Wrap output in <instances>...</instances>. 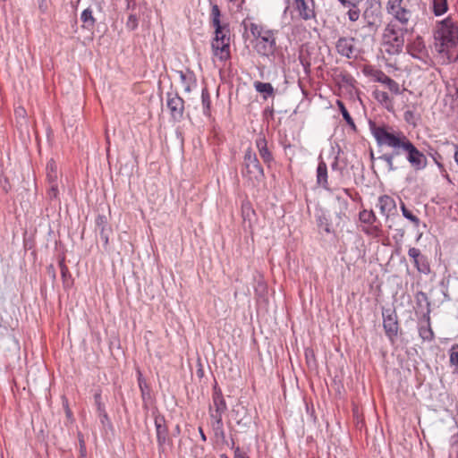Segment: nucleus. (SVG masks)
<instances>
[{
	"instance_id": "22",
	"label": "nucleus",
	"mask_w": 458,
	"mask_h": 458,
	"mask_svg": "<svg viewBox=\"0 0 458 458\" xmlns=\"http://www.w3.org/2000/svg\"><path fill=\"white\" fill-rule=\"evenodd\" d=\"M81 21H82V28L87 30H92L95 28L97 20L93 15L91 7H88L82 11L81 14Z\"/></svg>"
},
{
	"instance_id": "23",
	"label": "nucleus",
	"mask_w": 458,
	"mask_h": 458,
	"mask_svg": "<svg viewBox=\"0 0 458 458\" xmlns=\"http://www.w3.org/2000/svg\"><path fill=\"white\" fill-rule=\"evenodd\" d=\"M336 105H337L339 112L341 113L343 119L345 121V123L349 125V127L353 131H357V126H356L352 117L351 116L349 111L347 110L344 103L341 100H337Z\"/></svg>"
},
{
	"instance_id": "26",
	"label": "nucleus",
	"mask_w": 458,
	"mask_h": 458,
	"mask_svg": "<svg viewBox=\"0 0 458 458\" xmlns=\"http://www.w3.org/2000/svg\"><path fill=\"white\" fill-rule=\"evenodd\" d=\"M389 44L393 50H389L388 52L393 54L402 53L404 46L403 32H402L401 35H395L394 37L389 38Z\"/></svg>"
},
{
	"instance_id": "15",
	"label": "nucleus",
	"mask_w": 458,
	"mask_h": 458,
	"mask_svg": "<svg viewBox=\"0 0 458 458\" xmlns=\"http://www.w3.org/2000/svg\"><path fill=\"white\" fill-rule=\"evenodd\" d=\"M374 77L377 82L385 84L392 93L395 95L401 94L399 84L384 72L380 70L376 71Z\"/></svg>"
},
{
	"instance_id": "1",
	"label": "nucleus",
	"mask_w": 458,
	"mask_h": 458,
	"mask_svg": "<svg viewBox=\"0 0 458 458\" xmlns=\"http://www.w3.org/2000/svg\"><path fill=\"white\" fill-rule=\"evenodd\" d=\"M369 126L377 146H387L392 148L390 153L378 157V159L386 163L389 172L397 169L394 165V159L403 154L415 172L424 170L428 166L427 156L403 131L394 130L386 123L377 125L371 120Z\"/></svg>"
},
{
	"instance_id": "56",
	"label": "nucleus",
	"mask_w": 458,
	"mask_h": 458,
	"mask_svg": "<svg viewBox=\"0 0 458 458\" xmlns=\"http://www.w3.org/2000/svg\"><path fill=\"white\" fill-rule=\"evenodd\" d=\"M225 411H215V413H212L211 414V418L214 419L216 420V422L218 424V425H221L223 424V420H222V414L224 413Z\"/></svg>"
},
{
	"instance_id": "14",
	"label": "nucleus",
	"mask_w": 458,
	"mask_h": 458,
	"mask_svg": "<svg viewBox=\"0 0 458 458\" xmlns=\"http://www.w3.org/2000/svg\"><path fill=\"white\" fill-rule=\"evenodd\" d=\"M337 53L346 58H352L354 52V38L341 37L335 44Z\"/></svg>"
},
{
	"instance_id": "53",
	"label": "nucleus",
	"mask_w": 458,
	"mask_h": 458,
	"mask_svg": "<svg viewBox=\"0 0 458 458\" xmlns=\"http://www.w3.org/2000/svg\"><path fill=\"white\" fill-rule=\"evenodd\" d=\"M395 35H399L397 30L394 29V26L388 25L386 29V37H388L391 38L392 37H394Z\"/></svg>"
},
{
	"instance_id": "33",
	"label": "nucleus",
	"mask_w": 458,
	"mask_h": 458,
	"mask_svg": "<svg viewBox=\"0 0 458 458\" xmlns=\"http://www.w3.org/2000/svg\"><path fill=\"white\" fill-rule=\"evenodd\" d=\"M242 24L244 26L245 30H247L248 25H247L246 21H243ZM249 29L250 30V33L252 34V36L254 38H256V39H259L264 34L263 28L257 25L256 23L251 22L249 26Z\"/></svg>"
},
{
	"instance_id": "28",
	"label": "nucleus",
	"mask_w": 458,
	"mask_h": 458,
	"mask_svg": "<svg viewBox=\"0 0 458 458\" xmlns=\"http://www.w3.org/2000/svg\"><path fill=\"white\" fill-rule=\"evenodd\" d=\"M431 9L436 16H441L448 10L447 0H432Z\"/></svg>"
},
{
	"instance_id": "49",
	"label": "nucleus",
	"mask_w": 458,
	"mask_h": 458,
	"mask_svg": "<svg viewBox=\"0 0 458 458\" xmlns=\"http://www.w3.org/2000/svg\"><path fill=\"white\" fill-rule=\"evenodd\" d=\"M47 273L49 276V277L51 278L52 282L53 283L55 282L56 272H55V268L53 264H50L47 267Z\"/></svg>"
},
{
	"instance_id": "54",
	"label": "nucleus",
	"mask_w": 458,
	"mask_h": 458,
	"mask_svg": "<svg viewBox=\"0 0 458 458\" xmlns=\"http://www.w3.org/2000/svg\"><path fill=\"white\" fill-rule=\"evenodd\" d=\"M222 396H223L222 390L218 386L217 382L215 381V384L213 386V396H212V398H218V397H222Z\"/></svg>"
},
{
	"instance_id": "63",
	"label": "nucleus",
	"mask_w": 458,
	"mask_h": 458,
	"mask_svg": "<svg viewBox=\"0 0 458 458\" xmlns=\"http://www.w3.org/2000/svg\"><path fill=\"white\" fill-rule=\"evenodd\" d=\"M396 231V235L394 237V238H396V236L398 235L400 238H403V235H404V230L402 229V228H399V229H395Z\"/></svg>"
},
{
	"instance_id": "45",
	"label": "nucleus",
	"mask_w": 458,
	"mask_h": 458,
	"mask_svg": "<svg viewBox=\"0 0 458 458\" xmlns=\"http://www.w3.org/2000/svg\"><path fill=\"white\" fill-rule=\"evenodd\" d=\"M79 445H80V454L81 457H85L87 454L86 444L81 433L78 434Z\"/></svg>"
},
{
	"instance_id": "24",
	"label": "nucleus",
	"mask_w": 458,
	"mask_h": 458,
	"mask_svg": "<svg viewBox=\"0 0 458 458\" xmlns=\"http://www.w3.org/2000/svg\"><path fill=\"white\" fill-rule=\"evenodd\" d=\"M48 183H49V188L47 192V198L50 200L58 199L59 191H58V184H57V175L50 174L48 176Z\"/></svg>"
},
{
	"instance_id": "39",
	"label": "nucleus",
	"mask_w": 458,
	"mask_h": 458,
	"mask_svg": "<svg viewBox=\"0 0 458 458\" xmlns=\"http://www.w3.org/2000/svg\"><path fill=\"white\" fill-rule=\"evenodd\" d=\"M214 406L216 411H225L227 409L226 403L224 396L218 398H213Z\"/></svg>"
},
{
	"instance_id": "64",
	"label": "nucleus",
	"mask_w": 458,
	"mask_h": 458,
	"mask_svg": "<svg viewBox=\"0 0 458 458\" xmlns=\"http://www.w3.org/2000/svg\"><path fill=\"white\" fill-rule=\"evenodd\" d=\"M264 114H269V115L273 116V114H274V109H273V107H267V108L264 110Z\"/></svg>"
},
{
	"instance_id": "40",
	"label": "nucleus",
	"mask_w": 458,
	"mask_h": 458,
	"mask_svg": "<svg viewBox=\"0 0 458 458\" xmlns=\"http://www.w3.org/2000/svg\"><path fill=\"white\" fill-rule=\"evenodd\" d=\"M404 121L413 126H416L417 118L415 113L412 110H406L403 114Z\"/></svg>"
},
{
	"instance_id": "36",
	"label": "nucleus",
	"mask_w": 458,
	"mask_h": 458,
	"mask_svg": "<svg viewBox=\"0 0 458 458\" xmlns=\"http://www.w3.org/2000/svg\"><path fill=\"white\" fill-rule=\"evenodd\" d=\"M360 218L363 223L369 225L373 224L376 221V216L373 213V211L368 212L366 210H363L360 214Z\"/></svg>"
},
{
	"instance_id": "2",
	"label": "nucleus",
	"mask_w": 458,
	"mask_h": 458,
	"mask_svg": "<svg viewBox=\"0 0 458 458\" xmlns=\"http://www.w3.org/2000/svg\"><path fill=\"white\" fill-rule=\"evenodd\" d=\"M434 47L443 64L458 61V25L451 17L437 21L434 31Z\"/></svg>"
},
{
	"instance_id": "29",
	"label": "nucleus",
	"mask_w": 458,
	"mask_h": 458,
	"mask_svg": "<svg viewBox=\"0 0 458 458\" xmlns=\"http://www.w3.org/2000/svg\"><path fill=\"white\" fill-rule=\"evenodd\" d=\"M137 381H138L139 388L140 390L141 396H142L143 400H145L147 396L149 398L150 397L149 386L147 384L146 379L144 378V377L140 369H137Z\"/></svg>"
},
{
	"instance_id": "17",
	"label": "nucleus",
	"mask_w": 458,
	"mask_h": 458,
	"mask_svg": "<svg viewBox=\"0 0 458 458\" xmlns=\"http://www.w3.org/2000/svg\"><path fill=\"white\" fill-rule=\"evenodd\" d=\"M58 266L61 270V277L63 281V285L64 289H69L73 285V278L72 274L65 264V257L62 256L59 258Z\"/></svg>"
},
{
	"instance_id": "46",
	"label": "nucleus",
	"mask_w": 458,
	"mask_h": 458,
	"mask_svg": "<svg viewBox=\"0 0 458 458\" xmlns=\"http://www.w3.org/2000/svg\"><path fill=\"white\" fill-rule=\"evenodd\" d=\"M50 174H56V165L53 159H51L47 165V180Z\"/></svg>"
},
{
	"instance_id": "38",
	"label": "nucleus",
	"mask_w": 458,
	"mask_h": 458,
	"mask_svg": "<svg viewBox=\"0 0 458 458\" xmlns=\"http://www.w3.org/2000/svg\"><path fill=\"white\" fill-rule=\"evenodd\" d=\"M139 20L136 14H130L126 22V28L133 31L138 28Z\"/></svg>"
},
{
	"instance_id": "42",
	"label": "nucleus",
	"mask_w": 458,
	"mask_h": 458,
	"mask_svg": "<svg viewBox=\"0 0 458 458\" xmlns=\"http://www.w3.org/2000/svg\"><path fill=\"white\" fill-rule=\"evenodd\" d=\"M408 255L412 259V261L414 263V262H416L418 260V259H420V258L422 255V253H421V251L419 249H417L415 247H411L408 250Z\"/></svg>"
},
{
	"instance_id": "51",
	"label": "nucleus",
	"mask_w": 458,
	"mask_h": 458,
	"mask_svg": "<svg viewBox=\"0 0 458 458\" xmlns=\"http://www.w3.org/2000/svg\"><path fill=\"white\" fill-rule=\"evenodd\" d=\"M340 78H341V81L345 83V84H348V85H352V81H354V79L352 78V75H350L349 73L347 72H344V73H341L340 75Z\"/></svg>"
},
{
	"instance_id": "37",
	"label": "nucleus",
	"mask_w": 458,
	"mask_h": 458,
	"mask_svg": "<svg viewBox=\"0 0 458 458\" xmlns=\"http://www.w3.org/2000/svg\"><path fill=\"white\" fill-rule=\"evenodd\" d=\"M94 401H95V405L97 406L98 412H102V411H106L105 405L102 403V393H101L100 389H98L95 392Z\"/></svg>"
},
{
	"instance_id": "7",
	"label": "nucleus",
	"mask_w": 458,
	"mask_h": 458,
	"mask_svg": "<svg viewBox=\"0 0 458 458\" xmlns=\"http://www.w3.org/2000/svg\"><path fill=\"white\" fill-rule=\"evenodd\" d=\"M254 48L259 55L266 57L274 55L277 47L273 30H265L263 36L257 39Z\"/></svg>"
},
{
	"instance_id": "41",
	"label": "nucleus",
	"mask_w": 458,
	"mask_h": 458,
	"mask_svg": "<svg viewBox=\"0 0 458 458\" xmlns=\"http://www.w3.org/2000/svg\"><path fill=\"white\" fill-rule=\"evenodd\" d=\"M242 209V217H243L244 221H246L247 219L250 220V215H255L254 210L251 208V207L249 203L243 204Z\"/></svg>"
},
{
	"instance_id": "21",
	"label": "nucleus",
	"mask_w": 458,
	"mask_h": 458,
	"mask_svg": "<svg viewBox=\"0 0 458 458\" xmlns=\"http://www.w3.org/2000/svg\"><path fill=\"white\" fill-rule=\"evenodd\" d=\"M253 86L256 91L262 95L264 100L275 96L276 90L270 82L256 81H254Z\"/></svg>"
},
{
	"instance_id": "52",
	"label": "nucleus",
	"mask_w": 458,
	"mask_h": 458,
	"mask_svg": "<svg viewBox=\"0 0 458 458\" xmlns=\"http://www.w3.org/2000/svg\"><path fill=\"white\" fill-rule=\"evenodd\" d=\"M98 416H99V420H100V422H101L102 425H104V426L106 424L111 425L108 414L106 413V411H104L102 412H98Z\"/></svg>"
},
{
	"instance_id": "55",
	"label": "nucleus",
	"mask_w": 458,
	"mask_h": 458,
	"mask_svg": "<svg viewBox=\"0 0 458 458\" xmlns=\"http://www.w3.org/2000/svg\"><path fill=\"white\" fill-rule=\"evenodd\" d=\"M179 75H180V79H181V81L185 84L187 80H192L194 79V74L193 72H190V77H188V75L186 73H184L182 71H179L178 72Z\"/></svg>"
},
{
	"instance_id": "34",
	"label": "nucleus",
	"mask_w": 458,
	"mask_h": 458,
	"mask_svg": "<svg viewBox=\"0 0 458 458\" xmlns=\"http://www.w3.org/2000/svg\"><path fill=\"white\" fill-rule=\"evenodd\" d=\"M450 444L451 449L448 458H458V434L451 437Z\"/></svg>"
},
{
	"instance_id": "27",
	"label": "nucleus",
	"mask_w": 458,
	"mask_h": 458,
	"mask_svg": "<svg viewBox=\"0 0 458 458\" xmlns=\"http://www.w3.org/2000/svg\"><path fill=\"white\" fill-rule=\"evenodd\" d=\"M414 266L419 273L428 275L431 272L429 260L427 256L421 255L420 259L414 262Z\"/></svg>"
},
{
	"instance_id": "25",
	"label": "nucleus",
	"mask_w": 458,
	"mask_h": 458,
	"mask_svg": "<svg viewBox=\"0 0 458 458\" xmlns=\"http://www.w3.org/2000/svg\"><path fill=\"white\" fill-rule=\"evenodd\" d=\"M201 104L203 114L209 117L211 115V97L207 87H204L201 90Z\"/></svg>"
},
{
	"instance_id": "9",
	"label": "nucleus",
	"mask_w": 458,
	"mask_h": 458,
	"mask_svg": "<svg viewBox=\"0 0 458 458\" xmlns=\"http://www.w3.org/2000/svg\"><path fill=\"white\" fill-rule=\"evenodd\" d=\"M386 10L389 14L403 25L407 24L411 17V11L403 4V0H388Z\"/></svg>"
},
{
	"instance_id": "47",
	"label": "nucleus",
	"mask_w": 458,
	"mask_h": 458,
	"mask_svg": "<svg viewBox=\"0 0 458 458\" xmlns=\"http://www.w3.org/2000/svg\"><path fill=\"white\" fill-rule=\"evenodd\" d=\"M355 9H350L347 13L349 20L351 21H356L359 19L360 16V10L356 7Z\"/></svg>"
},
{
	"instance_id": "57",
	"label": "nucleus",
	"mask_w": 458,
	"mask_h": 458,
	"mask_svg": "<svg viewBox=\"0 0 458 458\" xmlns=\"http://www.w3.org/2000/svg\"><path fill=\"white\" fill-rule=\"evenodd\" d=\"M0 183L2 185L3 190L5 192H8L10 191L11 185H10L9 181H8V179L6 177L4 180H1Z\"/></svg>"
},
{
	"instance_id": "61",
	"label": "nucleus",
	"mask_w": 458,
	"mask_h": 458,
	"mask_svg": "<svg viewBox=\"0 0 458 458\" xmlns=\"http://www.w3.org/2000/svg\"><path fill=\"white\" fill-rule=\"evenodd\" d=\"M453 148H454V159L455 163L458 164V145L453 144Z\"/></svg>"
},
{
	"instance_id": "12",
	"label": "nucleus",
	"mask_w": 458,
	"mask_h": 458,
	"mask_svg": "<svg viewBox=\"0 0 458 458\" xmlns=\"http://www.w3.org/2000/svg\"><path fill=\"white\" fill-rule=\"evenodd\" d=\"M95 225L96 230L99 232V236L104 243V247L106 249L109 243V235L112 233V227L108 224L106 216L100 214L97 216Z\"/></svg>"
},
{
	"instance_id": "5",
	"label": "nucleus",
	"mask_w": 458,
	"mask_h": 458,
	"mask_svg": "<svg viewBox=\"0 0 458 458\" xmlns=\"http://www.w3.org/2000/svg\"><path fill=\"white\" fill-rule=\"evenodd\" d=\"M154 423L158 452L159 454H165L166 446H173V439L169 437V430L165 416L159 412L154 413Z\"/></svg>"
},
{
	"instance_id": "10",
	"label": "nucleus",
	"mask_w": 458,
	"mask_h": 458,
	"mask_svg": "<svg viewBox=\"0 0 458 458\" xmlns=\"http://www.w3.org/2000/svg\"><path fill=\"white\" fill-rule=\"evenodd\" d=\"M416 306H415V314L418 318H430V302L427 294L419 291L415 295Z\"/></svg>"
},
{
	"instance_id": "60",
	"label": "nucleus",
	"mask_w": 458,
	"mask_h": 458,
	"mask_svg": "<svg viewBox=\"0 0 458 458\" xmlns=\"http://www.w3.org/2000/svg\"><path fill=\"white\" fill-rule=\"evenodd\" d=\"M38 3V8L41 12H45L47 10L46 0H37Z\"/></svg>"
},
{
	"instance_id": "16",
	"label": "nucleus",
	"mask_w": 458,
	"mask_h": 458,
	"mask_svg": "<svg viewBox=\"0 0 458 458\" xmlns=\"http://www.w3.org/2000/svg\"><path fill=\"white\" fill-rule=\"evenodd\" d=\"M377 207L379 208L380 213L386 217L393 215L394 212L396 211V203L394 199L388 195L380 196L378 198V203L377 204Z\"/></svg>"
},
{
	"instance_id": "31",
	"label": "nucleus",
	"mask_w": 458,
	"mask_h": 458,
	"mask_svg": "<svg viewBox=\"0 0 458 458\" xmlns=\"http://www.w3.org/2000/svg\"><path fill=\"white\" fill-rule=\"evenodd\" d=\"M317 225L327 233H332L329 218L325 212L322 211L321 214L317 216Z\"/></svg>"
},
{
	"instance_id": "30",
	"label": "nucleus",
	"mask_w": 458,
	"mask_h": 458,
	"mask_svg": "<svg viewBox=\"0 0 458 458\" xmlns=\"http://www.w3.org/2000/svg\"><path fill=\"white\" fill-rule=\"evenodd\" d=\"M400 208L403 217L411 222L415 227H418L420 225V220L416 215L413 214L412 210L408 208L403 201H401Z\"/></svg>"
},
{
	"instance_id": "19",
	"label": "nucleus",
	"mask_w": 458,
	"mask_h": 458,
	"mask_svg": "<svg viewBox=\"0 0 458 458\" xmlns=\"http://www.w3.org/2000/svg\"><path fill=\"white\" fill-rule=\"evenodd\" d=\"M406 48L408 54L419 59H421V55L426 51L423 39L420 37H418L413 42L407 44Z\"/></svg>"
},
{
	"instance_id": "62",
	"label": "nucleus",
	"mask_w": 458,
	"mask_h": 458,
	"mask_svg": "<svg viewBox=\"0 0 458 458\" xmlns=\"http://www.w3.org/2000/svg\"><path fill=\"white\" fill-rule=\"evenodd\" d=\"M199 436H200V438L202 441L206 442L207 441V437L203 431V428L201 427L199 428Z\"/></svg>"
},
{
	"instance_id": "8",
	"label": "nucleus",
	"mask_w": 458,
	"mask_h": 458,
	"mask_svg": "<svg viewBox=\"0 0 458 458\" xmlns=\"http://www.w3.org/2000/svg\"><path fill=\"white\" fill-rule=\"evenodd\" d=\"M184 103L183 98L177 92H166V106L173 121L179 123L183 119Z\"/></svg>"
},
{
	"instance_id": "43",
	"label": "nucleus",
	"mask_w": 458,
	"mask_h": 458,
	"mask_svg": "<svg viewBox=\"0 0 458 458\" xmlns=\"http://www.w3.org/2000/svg\"><path fill=\"white\" fill-rule=\"evenodd\" d=\"M335 199L337 200V202L340 205L339 214L344 215V212H345V210H347L348 205H349L347 199L339 195L335 196Z\"/></svg>"
},
{
	"instance_id": "4",
	"label": "nucleus",
	"mask_w": 458,
	"mask_h": 458,
	"mask_svg": "<svg viewBox=\"0 0 458 458\" xmlns=\"http://www.w3.org/2000/svg\"><path fill=\"white\" fill-rule=\"evenodd\" d=\"M241 173L252 185L259 184L265 178L264 168L251 148H248L244 152Z\"/></svg>"
},
{
	"instance_id": "6",
	"label": "nucleus",
	"mask_w": 458,
	"mask_h": 458,
	"mask_svg": "<svg viewBox=\"0 0 458 458\" xmlns=\"http://www.w3.org/2000/svg\"><path fill=\"white\" fill-rule=\"evenodd\" d=\"M383 328L386 336L391 343L397 338L399 332V320L394 308L382 307Z\"/></svg>"
},
{
	"instance_id": "18",
	"label": "nucleus",
	"mask_w": 458,
	"mask_h": 458,
	"mask_svg": "<svg viewBox=\"0 0 458 458\" xmlns=\"http://www.w3.org/2000/svg\"><path fill=\"white\" fill-rule=\"evenodd\" d=\"M419 335L423 341L434 339V332L430 326V318L419 319Z\"/></svg>"
},
{
	"instance_id": "59",
	"label": "nucleus",
	"mask_w": 458,
	"mask_h": 458,
	"mask_svg": "<svg viewBox=\"0 0 458 458\" xmlns=\"http://www.w3.org/2000/svg\"><path fill=\"white\" fill-rule=\"evenodd\" d=\"M331 168L333 171L339 169V161H338V156L335 157L334 162L331 164Z\"/></svg>"
},
{
	"instance_id": "3",
	"label": "nucleus",
	"mask_w": 458,
	"mask_h": 458,
	"mask_svg": "<svg viewBox=\"0 0 458 458\" xmlns=\"http://www.w3.org/2000/svg\"><path fill=\"white\" fill-rule=\"evenodd\" d=\"M221 10L215 4L211 6L210 24L214 28V37L211 42L213 55L220 61H227L231 58L230 53V25L221 21Z\"/></svg>"
},
{
	"instance_id": "13",
	"label": "nucleus",
	"mask_w": 458,
	"mask_h": 458,
	"mask_svg": "<svg viewBox=\"0 0 458 458\" xmlns=\"http://www.w3.org/2000/svg\"><path fill=\"white\" fill-rule=\"evenodd\" d=\"M316 182L327 191L331 192L332 190L328 183V172L327 163L323 160L321 155L318 157V163L316 170Z\"/></svg>"
},
{
	"instance_id": "48",
	"label": "nucleus",
	"mask_w": 458,
	"mask_h": 458,
	"mask_svg": "<svg viewBox=\"0 0 458 458\" xmlns=\"http://www.w3.org/2000/svg\"><path fill=\"white\" fill-rule=\"evenodd\" d=\"M234 443L233 442V445ZM234 455L233 458H250L245 452H243L239 446L233 447Z\"/></svg>"
},
{
	"instance_id": "11",
	"label": "nucleus",
	"mask_w": 458,
	"mask_h": 458,
	"mask_svg": "<svg viewBox=\"0 0 458 458\" xmlns=\"http://www.w3.org/2000/svg\"><path fill=\"white\" fill-rule=\"evenodd\" d=\"M256 147L259 150V154L267 167L275 162L274 156L267 146V140L263 133H259L255 140Z\"/></svg>"
},
{
	"instance_id": "32",
	"label": "nucleus",
	"mask_w": 458,
	"mask_h": 458,
	"mask_svg": "<svg viewBox=\"0 0 458 458\" xmlns=\"http://www.w3.org/2000/svg\"><path fill=\"white\" fill-rule=\"evenodd\" d=\"M458 87L454 85V94H448L445 96L444 101H445V106H449V109L453 112H454V109L458 107Z\"/></svg>"
},
{
	"instance_id": "35",
	"label": "nucleus",
	"mask_w": 458,
	"mask_h": 458,
	"mask_svg": "<svg viewBox=\"0 0 458 458\" xmlns=\"http://www.w3.org/2000/svg\"><path fill=\"white\" fill-rule=\"evenodd\" d=\"M450 362L454 366V373L458 372V344H454L450 350Z\"/></svg>"
},
{
	"instance_id": "50",
	"label": "nucleus",
	"mask_w": 458,
	"mask_h": 458,
	"mask_svg": "<svg viewBox=\"0 0 458 458\" xmlns=\"http://www.w3.org/2000/svg\"><path fill=\"white\" fill-rule=\"evenodd\" d=\"M376 98L380 102L390 101V97L388 93L385 91L376 92Z\"/></svg>"
},
{
	"instance_id": "20",
	"label": "nucleus",
	"mask_w": 458,
	"mask_h": 458,
	"mask_svg": "<svg viewBox=\"0 0 458 458\" xmlns=\"http://www.w3.org/2000/svg\"><path fill=\"white\" fill-rule=\"evenodd\" d=\"M294 4L299 15L303 20L308 21L315 17L313 7H310L306 0H294Z\"/></svg>"
},
{
	"instance_id": "44",
	"label": "nucleus",
	"mask_w": 458,
	"mask_h": 458,
	"mask_svg": "<svg viewBox=\"0 0 458 458\" xmlns=\"http://www.w3.org/2000/svg\"><path fill=\"white\" fill-rule=\"evenodd\" d=\"M428 156H430L432 157V159L437 165L438 167H440V168L443 167V165L440 162V160L442 159V157L437 151L430 148V151H428Z\"/></svg>"
},
{
	"instance_id": "58",
	"label": "nucleus",
	"mask_w": 458,
	"mask_h": 458,
	"mask_svg": "<svg viewBox=\"0 0 458 458\" xmlns=\"http://www.w3.org/2000/svg\"><path fill=\"white\" fill-rule=\"evenodd\" d=\"M344 6L356 7V4L352 2L353 0H338Z\"/></svg>"
}]
</instances>
